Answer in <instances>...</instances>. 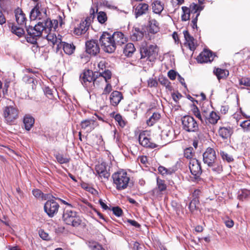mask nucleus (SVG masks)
<instances>
[{
  "instance_id": "obj_1",
  "label": "nucleus",
  "mask_w": 250,
  "mask_h": 250,
  "mask_svg": "<svg viewBox=\"0 0 250 250\" xmlns=\"http://www.w3.org/2000/svg\"><path fill=\"white\" fill-rule=\"evenodd\" d=\"M26 30L29 36L27 37V41L34 44L36 42L37 39L42 36L44 31L47 33L50 29L45 26L43 21H40L34 27L29 26Z\"/></svg>"
},
{
  "instance_id": "obj_2",
  "label": "nucleus",
  "mask_w": 250,
  "mask_h": 250,
  "mask_svg": "<svg viewBox=\"0 0 250 250\" xmlns=\"http://www.w3.org/2000/svg\"><path fill=\"white\" fill-rule=\"evenodd\" d=\"M113 184L116 189L122 190L125 189L128 186L130 177L124 170H120L112 175Z\"/></svg>"
},
{
  "instance_id": "obj_3",
  "label": "nucleus",
  "mask_w": 250,
  "mask_h": 250,
  "mask_svg": "<svg viewBox=\"0 0 250 250\" xmlns=\"http://www.w3.org/2000/svg\"><path fill=\"white\" fill-rule=\"evenodd\" d=\"M113 41L111 35L106 32L102 34L99 39L102 49L108 53H113L116 48Z\"/></svg>"
},
{
  "instance_id": "obj_4",
  "label": "nucleus",
  "mask_w": 250,
  "mask_h": 250,
  "mask_svg": "<svg viewBox=\"0 0 250 250\" xmlns=\"http://www.w3.org/2000/svg\"><path fill=\"white\" fill-rule=\"evenodd\" d=\"M62 218L66 224L75 227L79 226L82 222L76 212L67 208L64 209Z\"/></svg>"
},
{
  "instance_id": "obj_5",
  "label": "nucleus",
  "mask_w": 250,
  "mask_h": 250,
  "mask_svg": "<svg viewBox=\"0 0 250 250\" xmlns=\"http://www.w3.org/2000/svg\"><path fill=\"white\" fill-rule=\"evenodd\" d=\"M140 53L142 58L147 57L151 61L157 56V46L153 44L147 46L146 42L144 41L140 45Z\"/></svg>"
},
{
  "instance_id": "obj_6",
  "label": "nucleus",
  "mask_w": 250,
  "mask_h": 250,
  "mask_svg": "<svg viewBox=\"0 0 250 250\" xmlns=\"http://www.w3.org/2000/svg\"><path fill=\"white\" fill-rule=\"evenodd\" d=\"M30 17L32 20L38 19L45 21L46 18V10L43 7L42 2H38L36 3L30 12Z\"/></svg>"
},
{
  "instance_id": "obj_7",
  "label": "nucleus",
  "mask_w": 250,
  "mask_h": 250,
  "mask_svg": "<svg viewBox=\"0 0 250 250\" xmlns=\"http://www.w3.org/2000/svg\"><path fill=\"white\" fill-rule=\"evenodd\" d=\"M19 110L15 106L9 105L6 106L3 110V116L5 121L8 124H13L18 118Z\"/></svg>"
},
{
  "instance_id": "obj_8",
  "label": "nucleus",
  "mask_w": 250,
  "mask_h": 250,
  "mask_svg": "<svg viewBox=\"0 0 250 250\" xmlns=\"http://www.w3.org/2000/svg\"><path fill=\"white\" fill-rule=\"evenodd\" d=\"M184 129L188 132H195L198 129V125L191 116H184L182 120Z\"/></svg>"
},
{
  "instance_id": "obj_9",
  "label": "nucleus",
  "mask_w": 250,
  "mask_h": 250,
  "mask_svg": "<svg viewBox=\"0 0 250 250\" xmlns=\"http://www.w3.org/2000/svg\"><path fill=\"white\" fill-rule=\"evenodd\" d=\"M59 207L54 200H48L44 204V209L49 217H53L57 213Z\"/></svg>"
},
{
  "instance_id": "obj_10",
  "label": "nucleus",
  "mask_w": 250,
  "mask_h": 250,
  "mask_svg": "<svg viewBox=\"0 0 250 250\" xmlns=\"http://www.w3.org/2000/svg\"><path fill=\"white\" fill-rule=\"evenodd\" d=\"M89 21L90 19L87 18L84 21H82L77 26L75 27L73 33L78 36L84 34L89 28Z\"/></svg>"
},
{
  "instance_id": "obj_11",
  "label": "nucleus",
  "mask_w": 250,
  "mask_h": 250,
  "mask_svg": "<svg viewBox=\"0 0 250 250\" xmlns=\"http://www.w3.org/2000/svg\"><path fill=\"white\" fill-rule=\"evenodd\" d=\"M203 161L208 166L211 165L216 160V152L215 150L210 147L208 148L203 154Z\"/></svg>"
},
{
  "instance_id": "obj_12",
  "label": "nucleus",
  "mask_w": 250,
  "mask_h": 250,
  "mask_svg": "<svg viewBox=\"0 0 250 250\" xmlns=\"http://www.w3.org/2000/svg\"><path fill=\"white\" fill-rule=\"evenodd\" d=\"M148 10L149 6L146 3L140 2L133 6V11L136 18L146 14Z\"/></svg>"
},
{
  "instance_id": "obj_13",
  "label": "nucleus",
  "mask_w": 250,
  "mask_h": 250,
  "mask_svg": "<svg viewBox=\"0 0 250 250\" xmlns=\"http://www.w3.org/2000/svg\"><path fill=\"white\" fill-rule=\"evenodd\" d=\"M189 168L192 175L199 176L202 173L200 163L196 159H192L190 160Z\"/></svg>"
},
{
  "instance_id": "obj_14",
  "label": "nucleus",
  "mask_w": 250,
  "mask_h": 250,
  "mask_svg": "<svg viewBox=\"0 0 250 250\" xmlns=\"http://www.w3.org/2000/svg\"><path fill=\"white\" fill-rule=\"evenodd\" d=\"M203 117L206 120V123L214 125L217 123L220 119L219 116L215 112L211 111L208 114L207 112L204 110L202 112Z\"/></svg>"
},
{
  "instance_id": "obj_15",
  "label": "nucleus",
  "mask_w": 250,
  "mask_h": 250,
  "mask_svg": "<svg viewBox=\"0 0 250 250\" xmlns=\"http://www.w3.org/2000/svg\"><path fill=\"white\" fill-rule=\"evenodd\" d=\"M86 51L87 53L96 55L100 52V48L97 42L94 40L89 41L86 42Z\"/></svg>"
},
{
  "instance_id": "obj_16",
  "label": "nucleus",
  "mask_w": 250,
  "mask_h": 250,
  "mask_svg": "<svg viewBox=\"0 0 250 250\" xmlns=\"http://www.w3.org/2000/svg\"><path fill=\"white\" fill-rule=\"evenodd\" d=\"M213 60L212 52L208 50L205 49L197 58V60L200 63L211 62Z\"/></svg>"
},
{
  "instance_id": "obj_17",
  "label": "nucleus",
  "mask_w": 250,
  "mask_h": 250,
  "mask_svg": "<svg viewBox=\"0 0 250 250\" xmlns=\"http://www.w3.org/2000/svg\"><path fill=\"white\" fill-rule=\"evenodd\" d=\"M95 74L96 72L93 73V72L90 70L85 71L80 76V80L82 83L83 85L87 86L88 83H90L93 82Z\"/></svg>"
},
{
  "instance_id": "obj_18",
  "label": "nucleus",
  "mask_w": 250,
  "mask_h": 250,
  "mask_svg": "<svg viewBox=\"0 0 250 250\" xmlns=\"http://www.w3.org/2000/svg\"><path fill=\"white\" fill-rule=\"evenodd\" d=\"M95 171L101 178L108 179L110 175L106 169V164L104 162L97 165L95 167Z\"/></svg>"
},
{
  "instance_id": "obj_19",
  "label": "nucleus",
  "mask_w": 250,
  "mask_h": 250,
  "mask_svg": "<svg viewBox=\"0 0 250 250\" xmlns=\"http://www.w3.org/2000/svg\"><path fill=\"white\" fill-rule=\"evenodd\" d=\"M97 125V124L94 119L83 120L81 123L82 128L88 132L93 130Z\"/></svg>"
},
{
  "instance_id": "obj_20",
  "label": "nucleus",
  "mask_w": 250,
  "mask_h": 250,
  "mask_svg": "<svg viewBox=\"0 0 250 250\" xmlns=\"http://www.w3.org/2000/svg\"><path fill=\"white\" fill-rule=\"evenodd\" d=\"M111 36L116 47L117 45H122L127 42V38L121 32H115Z\"/></svg>"
},
{
  "instance_id": "obj_21",
  "label": "nucleus",
  "mask_w": 250,
  "mask_h": 250,
  "mask_svg": "<svg viewBox=\"0 0 250 250\" xmlns=\"http://www.w3.org/2000/svg\"><path fill=\"white\" fill-rule=\"evenodd\" d=\"M146 132H141L139 136V141L142 146L146 147L155 148L156 146V144L151 143L149 139L146 136Z\"/></svg>"
},
{
  "instance_id": "obj_22",
  "label": "nucleus",
  "mask_w": 250,
  "mask_h": 250,
  "mask_svg": "<svg viewBox=\"0 0 250 250\" xmlns=\"http://www.w3.org/2000/svg\"><path fill=\"white\" fill-rule=\"evenodd\" d=\"M46 37L49 42L52 43L53 45H57V48L61 45L62 36L58 34L57 36L55 33L50 32Z\"/></svg>"
},
{
  "instance_id": "obj_23",
  "label": "nucleus",
  "mask_w": 250,
  "mask_h": 250,
  "mask_svg": "<svg viewBox=\"0 0 250 250\" xmlns=\"http://www.w3.org/2000/svg\"><path fill=\"white\" fill-rule=\"evenodd\" d=\"M184 38L186 40L185 44L189 47L190 50H194L195 49V43L194 38L190 35L187 30L183 31Z\"/></svg>"
},
{
  "instance_id": "obj_24",
  "label": "nucleus",
  "mask_w": 250,
  "mask_h": 250,
  "mask_svg": "<svg viewBox=\"0 0 250 250\" xmlns=\"http://www.w3.org/2000/svg\"><path fill=\"white\" fill-rule=\"evenodd\" d=\"M109 99L111 104L113 106H116L123 99V96L120 92L114 91L111 94Z\"/></svg>"
},
{
  "instance_id": "obj_25",
  "label": "nucleus",
  "mask_w": 250,
  "mask_h": 250,
  "mask_svg": "<svg viewBox=\"0 0 250 250\" xmlns=\"http://www.w3.org/2000/svg\"><path fill=\"white\" fill-rule=\"evenodd\" d=\"M61 45L57 48V50H59L60 48H62L64 52L67 55H71L73 53L75 46L71 43H68L62 41Z\"/></svg>"
},
{
  "instance_id": "obj_26",
  "label": "nucleus",
  "mask_w": 250,
  "mask_h": 250,
  "mask_svg": "<svg viewBox=\"0 0 250 250\" xmlns=\"http://www.w3.org/2000/svg\"><path fill=\"white\" fill-rule=\"evenodd\" d=\"M15 15L17 23L21 25L25 24L26 19L25 14L23 13L21 9L18 8L15 11Z\"/></svg>"
},
{
  "instance_id": "obj_27",
  "label": "nucleus",
  "mask_w": 250,
  "mask_h": 250,
  "mask_svg": "<svg viewBox=\"0 0 250 250\" xmlns=\"http://www.w3.org/2000/svg\"><path fill=\"white\" fill-rule=\"evenodd\" d=\"M218 133L223 139H227L230 137L232 130L230 127H222L219 128Z\"/></svg>"
},
{
  "instance_id": "obj_28",
  "label": "nucleus",
  "mask_w": 250,
  "mask_h": 250,
  "mask_svg": "<svg viewBox=\"0 0 250 250\" xmlns=\"http://www.w3.org/2000/svg\"><path fill=\"white\" fill-rule=\"evenodd\" d=\"M159 31L158 22L154 19H151L149 21L148 32L155 34Z\"/></svg>"
},
{
  "instance_id": "obj_29",
  "label": "nucleus",
  "mask_w": 250,
  "mask_h": 250,
  "mask_svg": "<svg viewBox=\"0 0 250 250\" xmlns=\"http://www.w3.org/2000/svg\"><path fill=\"white\" fill-rule=\"evenodd\" d=\"M164 4L159 0H155L152 3L153 12L157 14H160L164 10Z\"/></svg>"
},
{
  "instance_id": "obj_30",
  "label": "nucleus",
  "mask_w": 250,
  "mask_h": 250,
  "mask_svg": "<svg viewBox=\"0 0 250 250\" xmlns=\"http://www.w3.org/2000/svg\"><path fill=\"white\" fill-rule=\"evenodd\" d=\"M213 72L219 80L227 78L229 75V72L228 70L219 68L214 69Z\"/></svg>"
},
{
  "instance_id": "obj_31",
  "label": "nucleus",
  "mask_w": 250,
  "mask_h": 250,
  "mask_svg": "<svg viewBox=\"0 0 250 250\" xmlns=\"http://www.w3.org/2000/svg\"><path fill=\"white\" fill-rule=\"evenodd\" d=\"M144 37V32L141 31L139 28H135L132 30V34L130 36L132 41H139L142 39Z\"/></svg>"
},
{
  "instance_id": "obj_32",
  "label": "nucleus",
  "mask_w": 250,
  "mask_h": 250,
  "mask_svg": "<svg viewBox=\"0 0 250 250\" xmlns=\"http://www.w3.org/2000/svg\"><path fill=\"white\" fill-rule=\"evenodd\" d=\"M23 123L26 130H30L34 124V119L31 116L26 115L23 118Z\"/></svg>"
},
{
  "instance_id": "obj_33",
  "label": "nucleus",
  "mask_w": 250,
  "mask_h": 250,
  "mask_svg": "<svg viewBox=\"0 0 250 250\" xmlns=\"http://www.w3.org/2000/svg\"><path fill=\"white\" fill-rule=\"evenodd\" d=\"M161 118V115L158 112H154L153 114L146 121V124L148 126L153 125L158 122Z\"/></svg>"
},
{
  "instance_id": "obj_34",
  "label": "nucleus",
  "mask_w": 250,
  "mask_h": 250,
  "mask_svg": "<svg viewBox=\"0 0 250 250\" xmlns=\"http://www.w3.org/2000/svg\"><path fill=\"white\" fill-rule=\"evenodd\" d=\"M135 51L134 45L132 43H128L124 49V53L125 56L129 57L133 54Z\"/></svg>"
},
{
  "instance_id": "obj_35",
  "label": "nucleus",
  "mask_w": 250,
  "mask_h": 250,
  "mask_svg": "<svg viewBox=\"0 0 250 250\" xmlns=\"http://www.w3.org/2000/svg\"><path fill=\"white\" fill-rule=\"evenodd\" d=\"M208 167H211L212 170L217 173H220L222 171V167L220 165V162L217 159L211 165H209Z\"/></svg>"
},
{
  "instance_id": "obj_36",
  "label": "nucleus",
  "mask_w": 250,
  "mask_h": 250,
  "mask_svg": "<svg viewBox=\"0 0 250 250\" xmlns=\"http://www.w3.org/2000/svg\"><path fill=\"white\" fill-rule=\"evenodd\" d=\"M183 14L182 15V20L183 21H188L191 14H193V13H191V9H188L187 7H183Z\"/></svg>"
},
{
  "instance_id": "obj_37",
  "label": "nucleus",
  "mask_w": 250,
  "mask_h": 250,
  "mask_svg": "<svg viewBox=\"0 0 250 250\" xmlns=\"http://www.w3.org/2000/svg\"><path fill=\"white\" fill-rule=\"evenodd\" d=\"M11 32L18 37H21L24 34V31L22 28L12 25Z\"/></svg>"
},
{
  "instance_id": "obj_38",
  "label": "nucleus",
  "mask_w": 250,
  "mask_h": 250,
  "mask_svg": "<svg viewBox=\"0 0 250 250\" xmlns=\"http://www.w3.org/2000/svg\"><path fill=\"white\" fill-rule=\"evenodd\" d=\"M98 73H99V75H100L103 78V80L104 81L105 83H108V80L110 79L111 77L112 74L111 71L109 70H103Z\"/></svg>"
},
{
  "instance_id": "obj_39",
  "label": "nucleus",
  "mask_w": 250,
  "mask_h": 250,
  "mask_svg": "<svg viewBox=\"0 0 250 250\" xmlns=\"http://www.w3.org/2000/svg\"><path fill=\"white\" fill-rule=\"evenodd\" d=\"M55 158L58 162L61 164L68 163L70 161V158L64 157L62 154L60 153L55 155Z\"/></svg>"
},
{
  "instance_id": "obj_40",
  "label": "nucleus",
  "mask_w": 250,
  "mask_h": 250,
  "mask_svg": "<svg viewBox=\"0 0 250 250\" xmlns=\"http://www.w3.org/2000/svg\"><path fill=\"white\" fill-rule=\"evenodd\" d=\"M105 82L103 80V78L100 75H99V73L96 72L95 76L93 78V84L94 86H98L101 83H104Z\"/></svg>"
},
{
  "instance_id": "obj_41",
  "label": "nucleus",
  "mask_w": 250,
  "mask_h": 250,
  "mask_svg": "<svg viewBox=\"0 0 250 250\" xmlns=\"http://www.w3.org/2000/svg\"><path fill=\"white\" fill-rule=\"evenodd\" d=\"M172 134V131L168 129H164L162 132V137H163L164 139L167 138V141L168 142L171 141Z\"/></svg>"
},
{
  "instance_id": "obj_42",
  "label": "nucleus",
  "mask_w": 250,
  "mask_h": 250,
  "mask_svg": "<svg viewBox=\"0 0 250 250\" xmlns=\"http://www.w3.org/2000/svg\"><path fill=\"white\" fill-rule=\"evenodd\" d=\"M33 194L36 198H41L42 199L46 200L48 199V195H44L42 191L38 189H34L32 191Z\"/></svg>"
},
{
  "instance_id": "obj_43",
  "label": "nucleus",
  "mask_w": 250,
  "mask_h": 250,
  "mask_svg": "<svg viewBox=\"0 0 250 250\" xmlns=\"http://www.w3.org/2000/svg\"><path fill=\"white\" fill-rule=\"evenodd\" d=\"M97 19L98 21L103 24L104 23L107 19L106 14L104 12H100L98 13Z\"/></svg>"
},
{
  "instance_id": "obj_44",
  "label": "nucleus",
  "mask_w": 250,
  "mask_h": 250,
  "mask_svg": "<svg viewBox=\"0 0 250 250\" xmlns=\"http://www.w3.org/2000/svg\"><path fill=\"white\" fill-rule=\"evenodd\" d=\"M203 8L204 7L201 5L195 4L190 6L191 13H193V14H196L198 13L200 14V12L203 9Z\"/></svg>"
},
{
  "instance_id": "obj_45",
  "label": "nucleus",
  "mask_w": 250,
  "mask_h": 250,
  "mask_svg": "<svg viewBox=\"0 0 250 250\" xmlns=\"http://www.w3.org/2000/svg\"><path fill=\"white\" fill-rule=\"evenodd\" d=\"M240 126L243 129L244 131H250V120H245L240 123Z\"/></svg>"
},
{
  "instance_id": "obj_46",
  "label": "nucleus",
  "mask_w": 250,
  "mask_h": 250,
  "mask_svg": "<svg viewBox=\"0 0 250 250\" xmlns=\"http://www.w3.org/2000/svg\"><path fill=\"white\" fill-rule=\"evenodd\" d=\"M220 155L224 160H226L229 163L233 161V158L232 156L224 151H220Z\"/></svg>"
},
{
  "instance_id": "obj_47",
  "label": "nucleus",
  "mask_w": 250,
  "mask_h": 250,
  "mask_svg": "<svg viewBox=\"0 0 250 250\" xmlns=\"http://www.w3.org/2000/svg\"><path fill=\"white\" fill-rule=\"evenodd\" d=\"M44 23L45 27L50 25V28H53L54 30L57 28L58 25V21L56 20L46 21L45 22H44Z\"/></svg>"
},
{
  "instance_id": "obj_48",
  "label": "nucleus",
  "mask_w": 250,
  "mask_h": 250,
  "mask_svg": "<svg viewBox=\"0 0 250 250\" xmlns=\"http://www.w3.org/2000/svg\"><path fill=\"white\" fill-rule=\"evenodd\" d=\"M157 185L159 190L160 191H164L167 188V186L164 181L158 178L157 180Z\"/></svg>"
},
{
  "instance_id": "obj_49",
  "label": "nucleus",
  "mask_w": 250,
  "mask_h": 250,
  "mask_svg": "<svg viewBox=\"0 0 250 250\" xmlns=\"http://www.w3.org/2000/svg\"><path fill=\"white\" fill-rule=\"evenodd\" d=\"M114 119L116 122H118L119 125L123 127L125 125V122L123 120L122 117L120 114H116L115 117Z\"/></svg>"
},
{
  "instance_id": "obj_50",
  "label": "nucleus",
  "mask_w": 250,
  "mask_h": 250,
  "mask_svg": "<svg viewBox=\"0 0 250 250\" xmlns=\"http://www.w3.org/2000/svg\"><path fill=\"white\" fill-rule=\"evenodd\" d=\"M239 83L240 85L245 86H250V79L243 78L239 80Z\"/></svg>"
},
{
  "instance_id": "obj_51",
  "label": "nucleus",
  "mask_w": 250,
  "mask_h": 250,
  "mask_svg": "<svg viewBox=\"0 0 250 250\" xmlns=\"http://www.w3.org/2000/svg\"><path fill=\"white\" fill-rule=\"evenodd\" d=\"M193 148L192 147L187 148L184 151V156L188 159H190L193 156Z\"/></svg>"
},
{
  "instance_id": "obj_52",
  "label": "nucleus",
  "mask_w": 250,
  "mask_h": 250,
  "mask_svg": "<svg viewBox=\"0 0 250 250\" xmlns=\"http://www.w3.org/2000/svg\"><path fill=\"white\" fill-rule=\"evenodd\" d=\"M158 171L163 175L170 174L172 173L171 170L167 169L163 166H160L158 167Z\"/></svg>"
},
{
  "instance_id": "obj_53",
  "label": "nucleus",
  "mask_w": 250,
  "mask_h": 250,
  "mask_svg": "<svg viewBox=\"0 0 250 250\" xmlns=\"http://www.w3.org/2000/svg\"><path fill=\"white\" fill-rule=\"evenodd\" d=\"M192 112L193 114L199 120H201V122H203V118L202 117L201 114H200V112L196 106L193 107V108L192 109Z\"/></svg>"
},
{
  "instance_id": "obj_54",
  "label": "nucleus",
  "mask_w": 250,
  "mask_h": 250,
  "mask_svg": "<svg viewBox=\"0 0 250 250\" xmlns=\"http://www.w3.org/2000/svg\"><path fill=\"white\" fill-rule=\"evenodd\" d=\"M24 82L27 83H32L34 82L33 74L26 75L23 77Z\"/></svg>"
},
{
  "instance_id": "obj_55",
  "label": "nucleus",
  "mask_w": 250,
  "mask_h": 250,
  "mask_svg": "<svg viewBox=\"0 0 250 250\" xmlns=\"http://www.w3.org/2000/svg\"><path fill=\"white\" fill-rule=\"evenodd\" d=\"M89 247L91 248L92 250H104L101 245L96 242L91 243Z\"/></svg>"
},
{
  "instance_id": "obj_56",
  "label": "nucleus",
  "mask_w": 250,
  "mask_h": 250,
  "mask_svg": "<svg viewBox=\"0 0 250 250\" xmlns=\"http://www.w3.org/2000/svg\"><path fill=\"white\" fill-rule=\"evenodd\" d=\"M148 86L150 87H157L158 82L156 79L150 78L147 81Z\"/></svg>"
},
{
  "instance_id": "obj_57",
  "label": "nucleus",
  "mask_w": 250,
  "mask_h": 250,
  "mask_svg": "<svg viewBox=\"0 0 250 250\" xmlns=\"http://www.w3.org/2000/svg\"><path fill=\"white\" fill-rule=\"evenodd\" d=\"M112 211L113 213L118 217L121 216L123 213L122 209L118 207H113L112 208Z\"/></svg>"
},
{
  "instance_id": "obj_58",
  "label": "nucleus",
  "mask_w": 250,
  "mask_h": 250,
  "mask_svg": "<svg viewBox=\"0 0 250 250\" xmlns=\"http://www.w3.org/2000/svg\"><path fill=\"white\" fill-rule=\"evenodd\" d=\"M159 82L161 84L166 87H168L170 83L168 81V80L166 78L163 77L159 78Z\"/></svg>"
},
{
  "instance_id": "obj_59",
  "label": "nucleus",
  "mask_w": 250,
  "mask_h": 250,
  "mask_svg": "<svg viewBox=\"0 0 250 250\" xmlns=\"http://www.w3.org/2000/svg\"><path fill=\"white\" fill-rule=\"evenodd\" d=\"M106 86L104 87L103 94H109L112 90V87L110 83H106Z\"/></svg>"
},
{
  "instance_id": "obj_60",
  "label": "nucleus",
  "mask_w": 250,
  "mask_h": 250,
  "mask_svg": "<svg viewBox=\"0 0 250 250\" xmlns=\"http://www.w3.org/2000/svg\"><path fill=\"white\" fill-rule=\"evenodd\" d=\"M249 192H250L249 191L246 190H242L241 193H240L238 196L239 199L242 200L246 199L249 195Z\"/></svg>"
},
{
  "instance_id": "obj_61",
  "label": "nucleus",
  "mask_w": 250,
  "mask_h": 250,
  "mask_svg": "<svg viewBox=\"0 0 250 250\" xmlns=\"http://www.w3.org/2000/svg\"><path fill=\"white\" fill-rule=\"evenodd\" d=\"M167 75L171 80H174L175 79L176 76L177 75V73L175 71L170 70L168 71Z\"/></svg>"
},
{
  "instance_id": "obj_62",
  "label": "nucleus",
  "mask_w": 250,
  "mask_h": 250,
  "mask_svg": "<svg viewBox=\"0 0 250 250\" xmlns=\"http://www.w3.org/2000/svg\"><path fill=\"white\" fill-rule=\"evenodd\" d=\"M198 203V201L194 199L192 200L189 205V208L190 210H193L196 208V204Z\"/></svg>"
},
{
  "instance_id": "obj_63",
  "label": "nucleus",
  "mask_w": 250,
  "mask_h": 250,
  "mask_svg": "<svg viewBox=\"0 0 250 250\" xmlns=\"http://www.w3.org/2000/svg\"><path fill=\"white\" fill-rule=\"evenodd\" d=\"M224 223L226 226L229 228L232 227L234 225L233 221L229 219L225 220Z\"/></svg>"
},
{
  "instance_id": "obj_64",
  "label": "nucleus",
  "mask_w": 250,
  "mask_h": 250,
  "mask_svg": "<svg viewBox=\"0 0 250 250\" xmlns=\"http://www.w3.org/2000/svg\"><path fill=\"white\" fill-rule=\"evenodd\" d=\"M105 61L104 60H102L98 62V67L99 68V71H103L104 68H105Z\"/></svg>"
}]
</instances>
